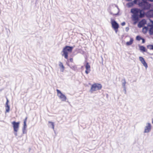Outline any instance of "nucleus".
<instances>
[{
  "instance_id": "1",
  "label": "nucleus",
  "mask_w": 153,
  "mask_h": 153,
  "mask_svg": "<svg viewBox=\"0 0 153 153\" xmlns=\"http://www.w3.org/2000/svg\"><path fill=\"white\" fill-rule=\"evenodd\" d=\"M131 13L133 14L132 15V20L134 21V25H135L137 23L139 18L144 17L145 14V12L143 10L136 8L131 9Z\"/></svg>"
},
{
  "instance_id": "2",
  "label": "nucleus",
  "mask_w": 153,
  "mask_h": 153,
  "mask_svg": "<svg viewBox=\"0 0 153 153\" xmlns=\"http://www.w3.org/2000/svg\"><path fill=\"white\" fill-rule=\"evenodd\" d=\"M146 0H142L138 2V4L142 10H149L151 7V4L147 1Z\"/></svg>"
},
{
  "instance_id": "3",
  "label": "nucleus",
  "mask_w": 153,
  "mask_h": 153,
  "mask_svg": "<svg viewBox=\"0 0 153 153\" xmlns=\"http://www.w3.org/2000/svg\"><path fill=\"white\" fill-rule=\"evenodd\" d=\"M73 48V47L69 46H66L63 49L62 52L63 53L62 55L64 56V57L67 59L68 58V52H71Z\"/></svg>"
},
{
  "instance_id": "4",
  "label": "nucleus",
  "mask_w": 153,
  "mask_h": 153,
  "mask_svg": "<svg viewBox=\"0 0 153 153\" xmlns=\"http://www.w3.org/2000/svg\"><path fill=\"white\" fill-rule=\"evenodd\" d=\"M114 5L115 7H113L114 5H112V6L110 7L111 9L109 10L108 11L111 14L113 15H118L119 12V9L117 5L116 4H114Z\"/></svg>"
},
{
  "instance_id": "5",
  "label": "nucleus",
  "mask_w": 153,
  "mask_h": 153,
  "mask_svg": "<svg viewBox=\"0 0 153 153\" xmlns=\"http://www.w3.org/2000/svg\"><path fill=\"white\" fill-rule=\"evenodd\" d=\"M102 87V85L101 84L97 83L91 85L90 91L91 93H92L94 91L101 89Z\"/></svg>"
},
{
  "instance_id": "6",
  "label": "nucleus",
  "mask_w": 153,
  "mask_h": 153,
  "mask_svg": "<svg viewBox=\"0 0 153 153\" xmlns=\"http://www.w3.org/2000/svg\"><path fill=\"white\" fill-rule=\"evenodd\" d=\"M111 24L112 27L115 30L116 33H117L118 30V29L119 27V24L114 19H111Z\"/></svg>"
},
{
  "instance_id": "7",
  "label": "nucleus",
  "mask_w": 153,
  "mask_h": 153,
  "mask_svg": "<svg viewBox=\"0 0 153 153\" xmlns=\"http://www.w3.org/2000/svg\"><path fill=\"white\" fill-rule=\"evenodd\" d=\"M12 124L13 125L14 131L17 132L18 131L19 127V122H17L14 121L12 123Z\"/></svg>"
},
{
  "instance_id": "8",
  "label": "nucleus",
  "mask_w": 153,
  "mask_h": 153,
  "mask_svg": "<svg viewBox=\"0 0 153 153\" xmlns=\"http://www.w3.org/2000/svg\"><path fill=\"white\" fill-rule=\"evenodd\" d=\"M151 129V125L150 123H148L145 127L144 133H148L150 132Z\"/></svg>"
},
{
  "instance_id": "9",
  "label": "nucleus",
  "mask_w": 153,
  "mask_h": 153,
  "mask_svg": "<svg viewBox=\"0 0 153 153\" xmlns=\"http://www.w3.org/2000/svg\"><path fill=\"white\" fill-rule=\"evenodd\" d=\"M27 117H26L24 120V125L22 128V132L23 134H26V129L27 127L26 122Z\"/></svg>"
},
{
  "instance_id": "10",
  "label": "nucleus",
  "mask_w": 153,
  "mask_h": 153,
  "mask_svg": "<svg viewBox=\"0 0 153 153\" xmlns=\"http://www.w3.org/2000/svg\"><path fill=\"white\" fill-rule=\"evenodd\" d=\"M86 68V70L85 71V73L87 74H88L90 71V66L88 62L86 63V65L85 66Z\"/></svg>"
},
{
  "instance_id": "11",
  "label": "nucleus",
  "mask_w": 153,
  "mask_h": 153,
  "mask_svg": "<svg viewBox=\"0 0 153 153\" xmlns=\"http://www.w3.org/2000/svg\"><path fill=\"white\" fill-rule=\"evenodd\" d=\"M139 60L143 64V66L145 67L146 68L148 67L147 63L146 62L144 59L142 57L140 56L139 57Z\"/></svg>"
},
{
  "instance_id": "12",
  "label": "nucleus",
  "mask_w": 153,
  "mask_h": 153,
  "mask_svg": "<svg viewBox=\"0 0 153 153\" xmlns=\"http://www.w3.org/2000/svg\"><path fill=\"white\" fill-rule=\"evenodd\" d=\"M137 4V1L134 0L132 2H131L128 3L127 4V6L128 7H132L134 4Z\"/></svg>"
},
{
  "instance_id": "13",
  "label": "nucleus",
  "mask_w": 153,
  "mask_h": 153,
  "mask_svg": "<svg viewBox=\"0 0 153 153\" xmlns=\"http://www.w3.org/2000/svg\"><path fill=\"white\" fill-rule=\"evenodd\" d=\"M58 97L62 101H65L67 99L66 97L62 93L61 94L58 95Z\"/></svg>"
},
{
  "instance_id": "14",
  "label": "nucleus",
  "mask_w": 153,
  "mask_h": 153,
  "mask_svg": "<svg viewBox=\"0 0 153 153\" xmlns=\"http://www.w3.org/2000/svg\"><path fill=\"white\" fill-rule=\"evenodd\" d=\"M8 102L9 100L7 99V101L5 105L6 111V112H9L10 110V106L8 104Z\"/></svg>"
},
{
  "instance_id": "15",
  "label": "nucleus",
  "mask_w": 153,
  "mask_h": 153,
  "mask_svg": "<svg viewBox=\"0 0 153 153\" xmlns=\"http://www.w3.org/2000/svg\"><path fill=\"white\" fill-rule=\"evenodd\" d=\"M146 14L149 16L153 17V9L150 10L146 13Z\"/></svg>"
},
{
  "instance_id": "16",
  "label": "nucleus",
  "mask_w": 153,
  "mask_h": 153,
  "mask_svg": "<svg viewBox=\"0 0 153 153\" xmlns=\"http://www.w3.org/2000/svg\"><path fill=\"white\" fill-rule=\"evenodd\" d=\"M133 41H134V39H133V38H131L130 39V41H129L127 42L126 43V45L127 46L130 45H131L132 44Z\"/></svg>"
},
{
  "instance_id": "17",
  "label": "nucleus",
  "mask_w": 153,
  "mask_h": 153,
  "mask_svg": "<svg viewBox=\"0 0 153 153\" xmlns=\"http://www.w3.org/2000/svg\"><path fill=\"white\" fill-rule=\"evenodd\" d=\"M59 66L61 69L60 71L61 72H63L64 69L65 67L62 62H59Z\"/></svg>"
},
{
  "instance_id": "18",
  "label": "nucleus",
  "mask_w": 153,
  "mask_h": 153,
  "mask_svg": "<svg viewBox=\"0 0 153 153\" xmlns=\"http://www.w3.org/2000/svg\"><path fill=\"white\" fill-rule=\"evenodd\" d=\"M139 48L140 51L143 52H146V48L143 46H140Z\"/></svg>"
},
{
  "instance_id": "19",
  "label": "nucleus",
  "mask_w": 153,
  "mask_h": 153,
  "mask_svg": "<svg viewBox=\"0 0 153 153\" xmlns=\"http://www.w3.org/2000/svg\"><path fill=\"white\" fill-rule=\"evenodd\" d=\"M122 85L123 88H125L126 87V80L125 79H123L122 80Z\"/></svg>"
},
{
  "instance_id": "20",
  "label": "nucleus",
  "mask_w": 153,
  "mask_h": 153,
  "mask_svg": "<svg viewBox=\"0 0 153 153\" xmlns=\"http://www.w3.org/2000/svg\"><path fill=\"white\" fill-rule=\"evenodd\" d=\"M149 33L150 35H152L153 34V25L151 26L149 29Z\"/></svg>"
},
{
  "instance_id": "21",
  "label": "nucleus",
  "mask_w": 153,
  "mask_h": 153,
  "mask_svg": "<svg viewBox=\"0 0 153 153\" xmlns=\"http://www.w3.org/2000/svg\"><path fill=\"white\" fill-rule=\"evenodd\" d=\"M148 29L149 28L147 27H144L143 28V32L144 33H146Z\"/></svg>"
},
{
  "instance_id": "22",
  "label": "nucleus",
  "mask_w": 153,
  "mask_h": 153,
  "mask_svg": "<svg viewBox=\"0 0 153 153\" xmlns=\"http://www.w3.org/2000/svg\"><path fill=\"white\" fill-rule=\"evenodd\" d=\"M69 66L74 71H75L76 70L77 67L75 65H69Z\"/></svg>"
},
{
  "instance_id": "23",
  "label": "nucleus",
  "mask_w": 153,
  "mask_h": 153,
  "mask_svg": "<svg viewBox=\"0 0 153 153\" xmlns=\"http://www.w3.org/2000/svg\"><path fill=\"white\" fill-rule=\"evenodd\" d=\"M143 25H144L143 24L140 22L138 23L137 25V26L138 27L140 28L142 27L143 26Z\"/></svg>"
},
{
  "instance_id": "24",
  "label": "nucleus",
  "mask_w": 153,
  "mask_h": 153,
  "mask_svg": "<svg viewBox=\"0 0 153 153\" xmlns=\"http://www.w3.org/2000/svg\"><path fill=\"white\" fill-rule=\"evenodd\" d=\"M147 47L150 50H152L153 48V45H147Z\"/></svg>"
},
{
  "instance_id": "25",
  "label": "nucleus",
  "mask_w": 153,
  "mask_h": 153,
  "mask_svg": "<svg viewBox=\"0 0 153 153\" xmlns=\"http://www.w3.org/2000/svg\"><path fill=\"white\" fill-rule=\"evenodd\" d=\"M142 38L140 36L138 35L136 37V40L137 41H140Z\"/></svg>"
},
{
  "instance_id": "26",
  "label": "nucleus",
  "mask_w": 153,
  "mask_h": 153,
  "mask_svg": "<svg viewBox=\"0 0 153 153\" xmlns=\"http://www.w3.org/2000/svg\"><path fill=\"white\" fill-rule=\"evenodd\" d=\"M48 123L51 124V126H52V128L54 129V123L53 122L49 121Z\"/></svg>"
},
{
  "instance_id": "27",
  "label": "nucleus",
  "mask_w": 153,
  "mask_h": 153,
  "mask_svg": "<svg viewBox=\"0 0 153 153\" xmlns=\"http://www.w3.org/2000/svg\"><path fill=\"white\" fill-rule=\"evenodd\" d=\"M56 91L57 93V95L58 96V95H59V94H61L62 93L59 90L57 89H56Z\"/></svg>"
},
{
  "instance_id": "28",
  "label": "nucleus",
  "mask_w": 153,
  "mask_h": 153,
  "mask_svg": "<svg viewBox=\"0 0 153 153\" xmlns=\"http://www.w3.org/2000/svg\"><path fill=\"white\" fill-rule=\"evenodd\" d=\"M141 22L144 25L145 24H146V21L145 19H143L141 21Z\"/></svg>"
},
{
  "instance_id": "29",
  "label": "nucleus",
  "mask_w": 153,
  "mask_h": 153,
  "mask_svg": "<svg viewBox=\"0 0 153 153\" xmlns=\"http://www.w3.org/2000/svg\"><path fill=\"white\" fill-rule=\"evenodd\" d=\"M141 40H142V43H145V40L144 39H143V38H142V39H141Z\"/></svg>"
},
{
  "instance_id": "30",
  "label": "nucleus",
  "mask_w": 153,
  "mask_h": 153,
  "mask_svg": "<svg viewBox=\"0 0 153 153\" xmlns=\"http://www.w3.org/2000/svg\"><path fill=\"white\" fill-rule=\"evenodd\" d=\"M129 30V28L128 27H127L125 28V30L126 32H128Z\"/></svg>"
},
{
  "instance_id": "31",
  "label": "nucleus",
  "mask_w": 153,
  "mask_h": 153,
  "mask_svg": "<svg viewBox=\"0 0 153 153\" xmlns=\"http://www.w3.org/2000/svg\"><path fill=\"white\" fill-rule=\"evenodd\" d=\"M126 23L125 22H123L121 23V25L122 26H124L125 25Z\"/></svg>"
},
{
  "instance_id": "32",
  "label": "nucleus",
  "mask_w": 153,
  "mask_h": 153,
  "mask_svg": "<svg viewBox=\"0 0 153 153\" xmlns=\"http://www.w3.org/2000/svg\"><path fill=\"white\" fill-rule=\"evenodd\" d=\"M70 61L71 62H73V58H71L70 59Z\"/></svg>"
},
{
  "instance_id": "33",
  "label": "nucleus",
  "mask_w": 153,
  "mask_h": 153,
  "mask_svg": "<svg viewBox=\"0 0 153 153\" xmlns=\"http://www.w3.org/2000/svg\"><path fill=\"white\" fill-rule=\"evenodd\" d=\"M123 90L125 91V94H126V87H125V88H123Z\"/></svg>"
},
{
  "instance_id": "34",
  "label": "nucleus",
  "mask_w": 153,
  "mask_h": 153,
  "mask_svg": "<svg viewBox=\"0 0 153 153\" xmlns=\"http://www.w3.org/2000/svg\"><path fill=\"white\" fill-rule=\"evenodd\" d=\"M146 1H150V2H153V0H146Z\"/></svg>"
},
{
  "instance_id": "35",
  "label": "nucleus",
  "mask_w": 153,
  "mask_h": 153,
  "mask_svg": "<svg viewBox=\"0 0 153 153\" xmlns=\"http://www.w3.org/2000/svg\"><path fill=\"white\" fill-rule=\"evenodd\" d=\"M14 133V134L16 136H17V133L16 132H15Z\"/></svg>"
},
{
  "instance_id": "36",
  "label": "nucleus",
  "mask_w": 153,
  "mask_h": 153,
  "mask_svg": "<svg viewBox=\"0 0 153 153\" xmlns=\"http://www.w3.org/2000/svg\"><path fill=\"white\" fill-rule=\"evenodd\" d=\"M150 20V22H151V23L153 24V21L152 20Z\"/></svg>"
},
{
  "instance_id": "37",
  "label": "nucleus",
  "mask_w": 153,
  "mask_h": 153,
  "mask_svg": "<svg viewBox=\"0 0 153 153\" xmlns=\"http://www.w3.org/2000/svg\"><path fill=\"white\" fill-rule=\"evenodd\" d=\"M126 1H131V0H126Z\"/></svg>"
},
{
  "instance_id": "38",
  "label": "nucleus",
  "mask_w": 153,
  "mask_h": 153,
  "mask_svg": "<svg viewBox=\"0 0 153 153\" xmlns=\"http://www.w3.org/2000/svg\"><path fill=\"white\" fill-rule=\"evenodd\" d=\"M152 123L153 124V119H152Z\"/></svg>"
},
{
  "instance_id": "39",
  "label": "nucleus",
  "mask_w": 153,
  "mask_h": 153,
  "mask_svg": "<svg viewBox=\"0 0 153 153\" xmlns=\"http://www.w3.org/2000/svg\"><path fill=\"white\" fill-rule=\"evenodd\" d=\"M152 50H153V49H152Z\"/></svg>"
}]
</instances>
